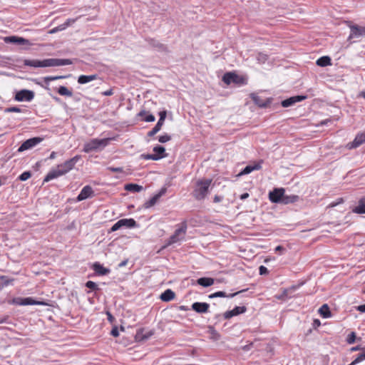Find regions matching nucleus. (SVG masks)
<instances>
[{
	"label": "nucleus",
	"mask_w": 365,
	"mask_h": 365,
	"mask_svg": "<svg viewBox=\"0 0 365 365\" xmlns=\"http://www.w3.org/2000/svg\"><path fill=\"white\" fill-rule=\"evenodd\" d=\"M24 64L27 66L34 68L43 67H55L72 64L70 59H61V58H47L41 60H30L26 59L24 61Z\"/></svg>",
	"instance_id": "nucleus-1"
},
{
	"label": "nucleus",
	"mask_w": 365,
	"mask_h": 365,
	"mask_svg": "<svg viewBox=\"0 0 365 365\" xmlns=\"http://www.w3.org/2000/svg\"><path fill=\"white\" fill-rule=\"evenodd\" d=\"M212 180L205 179L200 180L196 182L195 188L193 190V197L197 200H201L205 198L209 193V188L210 187Z\"/></svg>",
	"instance_id": "nucleus-2"
},
{
	"label": "nucleus",
	"mask_w": 365,
	"mask_h": 365,
	"mask_svg": "<svg viewBox=\"0 0 365 365\" xmlns=\"http://www.w3.org/2000/svg\"><path fill=\"white\" fill-rule=\"evenodd\" d=\"M108 142V139H97L94 138L91 140L89 142L85 143L83 147V151L88 153L92 151H97L105 148Z\"/></svg>",
	"instance_id": "nucleus-3"
},
{
	"label": "nucleus",
	"mask_w": 365,
	"mask_h": 365,
	"mask_svg": "<svg viewBox=\"0 0 365 365\" xmlns=\"http://www.w3.org/2000/svg\"><path fill=\"white\" fill-rule=\"evenodd\" d=\"M187 231V224L185 222H182L181 227L177 229L174 234L170 236L168 240V245H172L173 243H176L185 238V235Z\"/></svg>",
	"instance_id": "nucleus-4"
},
{
	"label": "nucleus",
	"mask_w": 365,
	"mask_h": 365,
	"mask_svg": "<svg viewBox=\"0 0 365 365\" xmlns=\"http://www.w3.org/2000/svg\"><path fill=\"white\" fill-rule=\"evenodd\" d=\"M136 222L135 220L130 218V219H121L118 220L117 222H115L110 228L111 232H115L119 230L120 228L125 227L127 228H131L136 227Z\"/></svg>",
	"instance_id": "nucleus-5"
},
{
	"label": "nucleus",
	"mask_w": 365,
	"mask_h": 365,
	"mask_svg": "<svg viewBox=\"0 0 365 365\" xmlns=\"http://www.w3.org/2000/svg\"><path fill=\"white\" fill-rule=\"evenodd\" d=\"M43 140L42 138L34 137L25 140L21 145L19 148L18 152H23L33 148Z\"/></svg>",
	"instance_id": "nucleus-6"
},
{
	"label": "nucleus",
	"mask_w": 365,
	"mask_h": 365,
	"mask_svg": "<svg viewBox=\"0 0 365 365\" xmlns=\"http://www.w3.org/2000/svg\"><path fill=\"white\" fill-rule=\"evenodd\" d=\"M349 26L350 28L349 39L365 37V26H361L356 24H351Z\"/></svg>",
	"instance_id": "nucleus-7"
},
{
	"label": "nucleus",
	"mask_w": 365,
	"mask_h": 365,
	"mask_svg": "<svg viewBox=\"0 0 365 365\" xmlns=\"http://www.w3.org/2000/svg\"><path fill=\"white\" fill-rule=\"evenodd\" d=\"M285 190L284 188H274L269 193V199L272 202L282 203Z\"/></svg>",
	"instance_id": "nucleus-8"
},
{
	"label": "nucleus",
	"mask_w": 365,
	"mask_h": 365,
	"mask_svg": "<svg viewBox=\"0 0 365 365\" xmlns=\"http://www.w3.org/2000/svg\"><path fill=\"white\" fill-rule=\"evenodd\" d=\"M80 155H76L73 158L66 160L65 163L58 165V166L65 175L66 173H67L68 172L73 169V168L75 166L76 163L80 160Z\"/></svg>",
	"instance_id": "nucleus-9"
},
{
	"label": "nucleus",
	"mask_w": 365,
	"mask_h": 365,
	"mask_svg": "<svg viewBox=\"0 0 365 365\" xmlns=\"http://www.w3.org/2000/svg\"><path fill=\"white\" fill-rule=\"evenodd\" d=\"M34 98V93L26 89L19 91L15 96V100L17 101H31Z\"/></svg>",
	"instance_id": "nucleus-10"
},
{
	"label": "nucleus",
	"mask_w": 365,
	"mask_h": 365,
	"mask_svg": "<svg viewBox=\"0 0 365 365\" xmlns=\"http://www.w3.org/2000/svg\"><path fill=\"white\" fill-rule=\"evenodd\" d=\"M154 330L145 331V329H139L137 330L135 339L137 341H144L150 339L154 334Z\"/></svg>",
	"instance_id": "nucleus-11"
},
{
	"label": "nucleus",
	"mask_w": 365,
	"mask_h": 365,
	"mask_svg": "<svg viewBox=\"0 0 365 365\" xmlns=\"http://www.w3.org/2000/svg\"><path fill=\"white\" fill-rule=\"evenodd\" d=\"M364 143H365V131L358 133L354 140L346 145V148L350 150L354 149L359 147Z\"/></svg>",
	"instance_id": "nucleus-12"
},
{
	"label": "nucleus",
	"mask_w": 365,
	"mask_h": 365,
	"mask_svg": "<svg viewBox=\"0 0 365 365\" xmlns=\"http://www.w3.org/2000/svg\"><path fill=\"white\" fill-rule=\"evenodd\" d=\"M93 195V188L90 185H86L83 187L79 195L77 197V201H82Z\"/></svg>",
	"instance_id": "nucleus-13"
},
{
	"label": "nucleus",
	"mask_w": 365,
	"mask_h": 365,
	"mask_svg": "<svg viewBox=\"0 0 365 365\" xmlns=\"http://www.w3.org/2000/svg\"><path fill=\"white\" fill-rule=\"evenodd\" d=\"M247 310L245 306L242 307H235L233 309L227 311L224 313L223 316L225 319H229L232 317L237 316L240 314H242L245 312Z\"/></svg>",
	"instance_id": "nucleus-14"
},
{
	"label": "nucleus",
	"mask_w": 365,
	"mask_h": 365,
	"mask_svg": "<svg viewBox=\"0 0 365 365\" xmlns=\"http://www.w3.org/2000/svg\"><path fill=\"white\" fill-rule=\"evenodd\" d=\"M307 98L306 96H295L290 97L286 100L282 101V106L284 108H287L291 106H293L294 103L297 102H300Z\"/></svg>",
	"instance_id": "nucleus-15"
},
{
	"label": "nucleus",
	"mask_w": 365,
	"mask_h": 365,
	"mask_svg": "<svg viewBox=\"0 0 365 365\" xmlns=\"http://www.w3.org/2000/svg\"><path fill=\"white\" fill-rule=\"evenodd\" d=\"M166 192V188H162L158 193L155 195L152 198H150L148 201L145 202L144 204L145 208H150L155 205L158 200L163 196Z\"/></svg>",
	"instance_id": "nucleus-16"
},
{
	"label": "nucleus",
	"mask_w": 365,
	"mask_h": 365,
	"mask_svg": "<svg viewBox=\"0 0 365 365\" xmlns=\"http://www.w3.org/2000/svg\"><path fill=\"white\" fill-rule=\"evenodd\" d=\"M210 305L205 302H195L192 304V309L197 313H206L208 311Z\"/></svg>",
	"instance_id": "nucleus-17"
},
{
	"label": "nucleus",
	"mask_w": 365,
	"mask_h": 365,
	"mask_svg": "<svg viewBox=\"0 0 365 365\" xmlns=\"http://www.w3.org/2000/svg\"><path fill=\"white\" fill-rule=\"evenodd\" d=\"M63 172L60 169L59 166L58 165L57 168L55 170H51L45 177L43 181L44 182H48L54 178H56L58 177H60L61 175H63Z\"/></svg>",
	"instance_id": "nucleus-18"
},
{
	"label": "nucleus",
	"mask_w": 365,
	"mask_h": 365,
	"mask_svg": "<svg viewBox=\"0 0 365 365\" xmlns=\"http://www.w3.org/2000/svg\"><path fill=\"white\" fill-rule=\"evenodd\" d=\"M146 41H148V44L150 46L156 48L158 51H163V52L168 51L167 46H165L164 44L160 43L158 41L153 39V38H148V39H146Z\"/></svg>",
	"instance_id": "nucleus-19"
},
{
	"label": "nucleus",
	"mask_w": 365,
	"mask_h": 365,
	"mask_svg": "<svg viewBox=\"0 0 365 365\" xmlns=\"http://www.w3.org/2000/svg\"><path fill=\"white\" fill-rule=\"evenodd\" d=\"M93 269L98 275L101 276L106 275L110 272V270L109 269L104 267L99 262H95L93 264Z\"/></svg>",
	"instance_id": "nucleus-20"
},
{
	"label": "nucleus",
	"mask_w": 365,
	"mask_h": 365,
	"mask_svg": "<svg viewBox=\"0 0 365 365\" xmlns=\"http://www.w3.org/2000/svg\"><path fill=\"white\" fill-rule=\"evenodd\" d=\"M6 42L12 43L18 45H27L29 40L19 36H9L6 38Z\"/></svg>",
	"instance_id": "nucleus-21"
},
{
	"label": "nucleus",
	"mask_w": 365,
	"mask_h": 365,
	"mask_svg": "<svg viewBox=\"0 0 365 365\" xmlns=\"http://www.w3.org/2000/svg\"><path fill=\"white\" fill-rule=\"evenodd\" d=\"M15 302L19 305H34V304H41V302H37L31 297L26 298H18L15 300Z\"/></svg>",
	"instance_id": "nucleus-22"
},
{
	"label": "nucleus",
	"mask_w": 365,
	"mask_h": 365,
	"mask_svg": "<svg viewBox=\"0 0 365 365\" xmlns=\"http://www.w3.org/2000/svg\"><path fill=\"white\" fill-rule=\"evenodd\" d=\"M238 76L233 73H226L222 77V81L227 85L231 83H238Z\"/></svg>",
	"instance_id": "nucleus-23"
},
{
	"label": "nucleus",
	"mask_w": 365,
	"mask_h": 365,
	"mask_svg": "<svg viewBox=\"0 0 365 365\" xmlns=\"http://www.w3.org/2000/svg\"><path fill=\"white\" fill-rule=\"evenodd\" d=\"M261 163H255V165H247L239 174V175H247L254 170H258L261 169Z\"/></svg>",
	"instance_id": "nucleus-24"
},
{
	"label": "nucleus",
	"mask_w": 365,
	"mask_h": 365,
	"mask_svg": "<svg viewBox=\"0 0 365 365\" xmlns=\"http://www.w3.org/2000/svg\"><path fill=\"white\" fill-rule=\"evenodd\" d=\"M175 292L171 289H166L160 295V299L163 302H170L175 298Z\"/></svg>",
	"instance_id": "nucleus-25"
},
{
	"label": "nucleus",
	"mask_w": 365,
	"mask_h": 365,
	"mask_svg": "<svg viewBox=\"0 0 365 365\" xmlns=\"http://www.w3.org/2000/svg\"><path fill=\"white\" fill-rule=\"evenodd\" d=\"M299 199V197L297 195H285V193H284L282 204L287 205L289 203H294L297 202Z\"/></svg>",
	"instance_id": "nucleus-26"
},
{
	"label": "nucleus",
	"mask_w": 365,
	"mask_h": 365,
	"mask_svg": "<svg viewBox=\"0 0 365 365\" xmlns=\"http://www.w3.org/2000/svg\"><path fill=\"white\" fill-rule=\"evenodd\" d=\"M245 290L244 289V290L239 291L235 293L231 294L230 295H227L225 292L219 291V292H215L212 294H210L209 298L212 299V298H215V297H233L237 295L238 294H240L242 292H245Z\"/></svg>",
	"instance_id": "nucleus-27"
},
{
	"label": "nucleus",
	"mask_w": 365,
	"mask_h": 365,
	"mask_svg": "<svg viewBox=\"0 0 365 365\" xmlns=\"http://www.w3.org/2000/svg\"><path fill=\"white\" fill-rule=\"evenodd\" d=\"M214 279L210 277H201L197 280V283L204 287H208L214 284Z\"/></svg>",
	"instance_id": "nucleus-28"
},
{
	"label": "nucleus",
	"mask_w": 365,
	"mask_h": 365,
	"mask_svg": "<svg viewBox=\"0 0 365 365\" xmlns=\"http://www.w3.org/2000/svg\"><path fill=\"white\" fill-rule=\"evenodd\" d=\"M98 76L96 74L90 76L81 75L78 78V83L80 84H85L91 81L96 80Z\"/></svg>",
	"instance_id": "nucleus-29"
},
{
	"label": "nucleus",
	"mask_w": 365,
	"mask_h": 365,
	"mask_svg": "<svg viewBox=\"0 0 365 365\" xmlns=\"http://www.w3.org/2000/svg\"><path fill=\"white\" fill-rule=\"evenodd\" d=\"M352 211L357 214H365V198L359 200L358 205Z\"/></svg>",
	"instance_id": "nucleus-30"
},
{
	"label": "nucleus",
	"mask_w": 365,
	"mask_h": 365,
	"mask_svg": "<svg viewBox=\"0 0 365 365\" xmlns=\"http://www.w3.org/2000/svg\"><path fill=\"white\" fill-rule=\"evenodd\" d=\"M125 190L131 192H139L143 190V187L138 184H126L125 185Z\"/></svg>",
	"instance_id": "nucleus-31"
},
{
	"label": "nucleus",
	"mask_w": 365,
	"mask_h": 365,
	"mask_svg": "<svg viewBox=\"0 0 365 365\" xmlns=\"http://www.w3.org/2000/svg\"><path fill=\"white\" fill-rule=\"evenodd\" d=\"M331 64V60L329 56H324L322 57H320L317 61V65L319 66L324 67L327 66H329Z\"/></svg>",
	"instance_id": "nucleus-32"
},
{
	"label": "nucleus",
	"mask_w": 365,
	"mask_h": 365,
	"mask_svg": "<svg viewBox=\"0 0 365 365\" xmlns=\"http://www.w3.org/2000/svg\"><path fill=\"white\" fill-rule=\"evenodd\" d=\"M319 314L323 318H328L331 317V312L329 307L327 304H323L319 309Z\"/></svg>",
	"instance_id": "nucleus-33"
},
{
	"label": "nucleus",
	"mask_w": 365,
	"mask_h": 365,
	"mask_svg": "<svg viewBox=\"0 0 365 365\" xmlns=\"http://www.w3.org/2000/svg\"><path fill=\"white\" fill-rule=\"evenodd\" d=\"M251 98L252 101L259 107H266L267 103H264L259 96H258L257 94L252 93L251 94Z\"/></svg>",
	"instance_id": "nucleus-34"
},
{
	"label": "nucleus",
	"mask_w": 365,
	"mask_h": 365,
	"mask_svg": "<svg viewBox=\"0 0 365 365\" xmlns=\"http://www.w3.org/2000/svg\"><path fill=\"white\" fill-rule=\"evenodd\" d=\"M57 92L61 96H68V97H71L73 96V93L71 91H69L66 87L63 86H60L58 88Z\"/></svg>",
	"instance_id": "nucleus-35"
},
{
	"label": "nucleus",
	"mask_w": 365,
	"mask_h": 365,
	"mask_svg": "<svg viewBox=\"0 0 365 365\" xmlns=\"http://www.w3.org/2000/svg\"><path fill=\"white\" fill-rule=\"evenodd\" d=\"M141 157L145 160H158L164 157L165 155H158L155 154H147V155H142Z\"/></svg>",
	"instance_id": "nucleus-36"
},
{
	"label": "nucleus",
	"mask_w": 365,
	"mask_h": 365,
	"mask_svg": "<svg viewBox=\"0 0 365 365\" xmlns=\"http://www.w3.org/2000/svg\"><path fill=\"white\" fill-rule=\"evenodd\" d=\"M163 123L159 122L155 125V127L148 133V136L152 137L154 136L158 132H159L163 126Z\"/></svg>",
	"instance_id": "nucleus-37"
},
{
	"label": "nucleus",
	"mask_w": 365,
	"mask_h": 365,
	"mask_svg": "<svg viewBox=\"0 0 365 365\" xmlns=\"http://www.w3.org/2000/svg\"><path fill=\"white\" fill-rule=\"evenodd\" d=\"M67 77V76H46L43 78V81L46 84L48 85L49 82L52 81L66 78Z\"/></svg>",
	"instance_id": "nucleus-38"
},
{
	"label": "nucleus",
	"mask_w": 365,
	"mask_h": 365,
	"mask_svg": "<svg viewBox=\"0 0 365 365\" xmlns=\"http://www.w3.org/2000/svg\"><path fill=\"white\" fill-rule=\"evenodd\" d=\"M362 350L363 352L359 354V356L349 365H355L365 359V348H363Z\"/></svg>",
	"instance_id": "nucleus-39"
},
{
	"label": "nucleus",
	"mask_w": 365,
	"mask_h": 365,
	"mask_svg": "<svg viewBox=\"0 0 365 365\" xmlns=\"http://www.w3.org/2000/svg\"><path fill=\"white\" fill-rule=\"evenodd\" d=\"M153 151L155 153V155H164L163 154L165 152V149L161 145H157L153 148Z\"/></svg>",
	"instance_id": "nucleus-40"
},
{
	"label": "nucleus",
	"mask_w": 365,
	"mask_h": 365,
	"mask_svg": "<svg viewBox=\"0 0 365 365\" xmlns=\"http://www.w3.org/2000/svg\"><path fill=\"white\" fill-rule=\"evenodd\" d=\"M31 176V173L30 171H26L19 175V179L21 181H26L29 178H30Z\"/></svg>",
	"instance_id": "nucleus-41"
},
{
	"label": "nucleus",
	"mask_w": 365,
	"mask_h": 365,
	"mask_svg": "<svg viewBox=\"0 0 365 365\" xmlns=\"http://www.w3.org/2000/svg\"><path fill=\"white\" fill-rule=\"evenodd\" d=\"M170 140H171V136L169 135L168 134H164L163 135H160L158 138L159 142L161 143H165Z\"/></svg>",
	"instance_id": "nucleus-42"
},
{
	"label": "nucleus",
	"mask_w": 365,
	"mask_h": 365,
	"mask_svg": "<svg viewBox=\"0 0 365 365\" xmlns=\"http://www.w3.org/2000/svg\"><path fill=\"white\" fill-rule=\"evenodd\" d=\"M356 340V334L354 332H351L350 334L348 335L346 339V342L349 344H352L355 342Z\"/></svg>",
	"instance_id": "nucleus-43"
},
{
	"label": "nucleus",
	"mask_w": 365,
	"mask_h": 365,
	"mask_svg": "<svg viewBox=\"0 0 365 365\" xmlns=\"http://www.w3.org/2000/svg\"><path fill=\"white\" fill-rule=\"evenodd\" d=\"M257 59L259 63H263L267 60V55L259 53L257 56Z\"/></svg>",
	"instance_id": "nucleus-44"
},
{
	"label": "nucleus",
	"mask_w": 365,
	"mask_h": 365,
	"mask_svg": "<svg viewBox=\"0 0 365 365\" xmlns=\"http://www.w3.org/2000/svg\"><path fill=\"white\" fill-rule=\"evenodd\" d=\"M86 287L91 289H93V290L98 289V285L96 284V283H95L94 282H92V281H88L86 283Z\"/></svg>",
	"instance_id": "nucleus-45"
},
{
	"label": "nucleus",
	"mask_w": 365,
	"mask_h": 365,
	"mask_svg": "<svg viewBox=\"0 0 365 365\" xmlns=\"http://www.w3.org/2000/svg\"><path fill=\"white\" fill-rule=\"evenodd\" d=\"M6 113H20L21 112V109L18 107H9L5 109Z\"/></svg>",
	"instance_id": "nucleus-46"
},
{
	"label": "nucleus",
	"mask_w": 365,
	"mask_h": 365,
	"mask_svg": "<svg viewBox=\"0 0 365 365\" xmlns=\"http://www.w3.org/2000/svg\"><path fill=\"white\" fill-rule=\"evenodd\" d=\"M159 115H160V118L158 120V122L160 123H164V121H165V119L166 118V115H167V112L166 110H163V111H160L159 113Z\"/></svg>",
	"instance_id": "nucleus-47"
},
{
	"label": "nucleus",
	"mask_w": 365,
	"mask_h": 365,
	"mask_svg": "<svg viewBox=\"0 0 365 365\" xmlns=\"http://www.w3.org/2000/svg\"><path fill=\"white\" fill-rule=\"evenodd\" d=\"M0 279L4 281V282H3L4 286L9 285L10 284V282L14 280V279H7V277H6V276H0Z\"/></svg>",
	"instance_id": "nucleus-48"
},
{
	"label": "nucleus",
	"mask_w": 365,
	"mask_h": 365,
	"mask_svg": "<svg viewBox=\"0 0 365 365\" xmlns=\"http://www.w3.org/2000/svg\"><path fill=\"white\" fill-rule=\"evenodd\" d=\"M63 29H65V26H63V25L61 24V25H60V26H57V27H55L54 29H51V30L50 31V33H51V34H54V33H56V32H57V31H62V30H63Z\"/></svg>",
	"instance_id": "nucleus-49"
},
{
	"label": "nucleus",
	"mask_w": 365,
	"mask_h": 365,
	"mask_svg": "<svg viewBox=\"0 0 365 365\" xmlns=\"http://www.w3.org/2000/svg\"><path fill=\"white\" fill-rule=\"evenodd\" d=\"M107 169L113 173H122L123 172V168H119V167H118V168L108 167Z\"/></svg>",
	"instance_id": "nucleus-50"
},
{
	"label": "nucleus",
	"mask_w": 365,
	"mask_h": 365,
	"mask_svg": "<svg viewBox=\"0 0 365 365\" xmlns=\"http://www.w3.org/2000/svg\"><path fill=\"white\" fill-rule=\"evenodd\" d=\"M259 274L263 275L268 273V269L266 267L261 265L259 268Z\"/></svg>",
	"instance_id": "nucleus-51"
},
{
	"label": "nucleus",
	"mask_w": 365,
	"mask_h": 365,
	"mask_svg": "<svg viewBox=\"0 0 365 365\" xmlns=\"http://www.w3.org/2000/svg\"><path fill=\"white\" fill-rule=\"evenodd\" d=\"M155 118L153 115L149 114L145 116L144 118V120L146 122H153L155 120Z\"/></svg>",
	"instance_id": "nucleus-52"
},
{
	"label": "nucleus",
	"mask_w": 365,
	"mask_h": 365,
	"mask_svg": "<svg viewBox=\"0 0 365 365\" xmlns=\"http://www.w3.org/2000/svg\"><path fill=\"white\" fill-rule=\"evenodd\" d=\"M111 335L115 336V337H117L119 336V331H118V329L117 327H114L112 330H111V332H110Z\"/></svg>",
	"instance_id": "nucleus-53"
},
{
	"label": "nucleus",
	"mask_w": 365,
	"mask_h": 365,
	"mask_svg": "<svg viewBox=\"0 0 365 365\" xmlns=\"http://www.w3.org/2000/svg\"><path fill=\"white\" fill-rule=\"evenodd\" d=\"M75 22V19H68L64 24H63V26H65V29L69 26L71 24Z\"/></svg>",
	"instance_id": "nucleus-54"
},
{
	"label": "nucleus",
	"mask_w": 365,
	"mask_h": 365,
	"mask_svg": "<svg viewBox=\"0 0 365 365\" xmlns=\"http://www.w3.org/2000/svg\"><path fill=\"white\" fill-rule=\"evenodd\" d=\"M102 94L103 96H112L113 94V89H109L108 91H106L102 93Z\"/></svg>",
	"instance_id": "nucleus-55"
},
{
	"label": "nucleus",
	"mask_w": 365,
	"mask_h": 365,
	"mask_svg": "<svg viewBox=\"0 0 365 365\" xmlns=\"http://www.w3.org/2000/svg\"><path fill=\"white\" fill-rule=\"evenodd\" d=\"M356 309L359 311L360 312L364 313L365 312V304L359 305L356 307Z\"/></svg>",
	"instance_id": "nucleus-56"
},
{
	"label": "nucleus",
	"mask_w": 365,
	"mask_h": 365,
	"mask_svg": "<svg viewBox=\"0 0 365 365\" xmlns=\"http://www.w3.org/2000/svg\"><path fill=\"white\" fill-rule=\"evenodd\" d=\"M248 197H249V193L245 192L240 195V198L243 200L247 199Z\"/></svg>",
	"instance_id": "nucleus-57"
},
{
	"label": "nucleus",
	"mask_w": 365,
	"mask_h": 365,
	"mask_svg": "<svg viewBox=\"0 0 365 365\" xmlns=\"http://www.w3.org/2000/svg\"><path fill=\"white\" fill-rule=\"evenodd\" d=\"M222 200V197L218 195H215L214 197V202H220Z\"/></svg>",
	"instance_id": "nucleus-58"
},
{
	"label": "nucleus",
	"mask_w": 365,
	"mask_h": 365,
	"mask_svg": "<svg viewBox=\"0 0 365 365\" xmlns=\"http://www.w3.org/2000/svg\"><path fill=\"white\" fill-rule=\"evenodd\" d=\"M284 250L285 249L282 246H280V245L276 247V248H275L276 252H282V251H284Z\"/></svg>",
	"instance_id": "nucleus-59"
},
{
	"label": "nucleus",
	"mask_w": 365,
	"mask_h": 365,
	"mask_svg": "<svg viewBox=\"0 0 365 365\" xmlns=\"http://www.w3.org/2000/svg\"><path fill=\"white\" fill-rule=\"evenodd\" d=\"M127 263H128V259H125V260L122 261V262L119 264V265H118V266H119L120 267H122L125 266V265L127 264Z\"/></svg>",
	"instance_id": "nucleus-60"
},
{
	"label": "nucleus",
	"mask_w": 365,
	"mask_h": 365,
	"mask_svg": "<svg viewBox=\"0 0 365 365\" xmlns=\"http://www.w3.org/2000/svg\"><path fill=\"white\" fill-rule=\"evenodd\" d=\"M107 315H108V319L110 321V322H113V320L114 319V317L112 316V314L110 313V312H107Z\"/></svg>",
	"instance_id": "nucleus-61"
},
{
	"label": "nucleus",
	"mask_w": 365,
	"mask_h": 365,
	"mask_svg": "<svg viewBox=\"0 0 365 365\" xmlns=\"http://www.w3.org/2000/svg\"><path fill=\"white\" fill-rule=\"evenodd\" d=\"M56 152H54V151H53V152L51 153V155H50V156H49V158H49L50 160H53V159H54V158H56Z\"/></svg>",
	"instance_id": "nucleus-62"
},
{
	"label": "nucleus",
	"mask_w": 365,
	"mask_h": 365,
	"mask_svg": "<svg viewBox=\"0 0 365 365\" xmlns=\"http://www.w3.org/2000/svg\"><path fill=\"white\" fill-rule=\"evenodd\" d=\"M343 202V200L341 198V199H339V200H338V202H337L332 203V204L331 205V207L336 206L338 204H339V203H341V202Z\"/></svg>",
	"instance_id": "nucleus-63"
},
{
	"label": "nucleus",
	"mask_w": 365,
	"mask_h": 365,
	"mask_svg": "<svg viewBox=\"0 0 365 365\" xmlns=\"http://www.w3.org/2000/svg\"><path fill=\"white\" fill-rule=\"evenodd\" d=\"M146 113H147V112H146L145 110H142V111H140V112L139 113V115H140V116H144V115H146Z\"/></svg>",
	"instance_id": "nucleus-64"
}]
</instances>
